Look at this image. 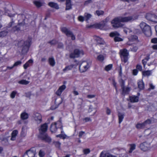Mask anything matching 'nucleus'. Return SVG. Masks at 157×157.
I'll use <instances>...</instances> for the list:
<instances>
[{"instance_id": "29", "label": "nucleus", "mask_w": 157, "mask_h": 157, "mask_svg": "<svg viewBox=\"0 0 157 157\" xmlns=\"http://www.w3.org/2000/svg\"><path fill=\"white\" fill-rule=\"evenodd\" d=\"M48 62L50 65L52 66H55L56 63L53 57H50L48 59Z\"/></svg>"}, {"instance_id": "39", "label": "nucleus", "mask_w": 157, "mask_h": 157, "mask_svg": "<svg viewBox=\"0 0 157 157\" xmlns=\"http://www.w3.org/2000/svg\"><path fill=\"white\" fill-rule=\"evenodd\" d=\"M67 135L65 134L63 135L62 134H59L56 136L57 137H59L60 138L64 139L66 138Z\"/></svg>"}, {"instance_id": "32", "label": "nucleus", "mask_w": 157, "mask_h": 157, "mask_svg": "<svg viewBox=\"0 0 157 157\" xmlns=\"http://www.w3.org/2000/svg\"><path fill=\"white\" fill-rule=\"evenodd\" d=\"M113 67V64H108L105 66L104 68V70L107 71H109L112 69Z\"/></svg>"}, {"instance_id": "63", "label": "nucleus", "mask_w": 157, "mask_h": 157, "mask_svg": "<svg viewBox=\"0 0 157 157\" xmlns=\"http://www.w3.org/2000/svg\"><path fill=\"white\" fill-rule=\"evenodd\" d=\"M95 97V95H91L89 94L87 95V98H94Z\"/></svg>"}, {"instance_id": "6", "label": "nucleus", "mask_w": 157, "mask_h": 157, "mask_svg": "<svg viewBox=\"0 0 157 157\" xmlns=\"http://www.w3.org/2000/svg\"><path fill=\"white\" fill-rule=\"evenodd\" d=\"M84 54L83 50H80L78 49H75L74 50L73 52L69 54V57L71 59H75L79 57L80 56H83Z\"/></svg>"}, {"instance_id": "25", "label": "nucleus", "mask_w": 157, "mask_h": 157, "mask_svg": "<svg viewBox=\"0 0 157 157\" xmlns=\"http://www.w3.org/2000/svg\"><path fill=\"white\" fill-rule=\"evenodd\" d=\"M35 118L36 121H38L39 123L42 121V117L39 113H36L35 114Z\"/></svg>"}, {"instance_id": "27", "label": "nucleus", "mask_w": 157, "mask_h": 157, "mask_svg": "<svg viewBox=\"0 0 157 157\" xmlns=\"http://www.w3.org/2000/svg\"><path fill=\"white\" fill-rule=\"evenodd\" d=\"M33 3L34 5L37 8H39L42 6L43 3L40 1H34Z\"/></svg>"}, {"instance_id": "38", "label": "nucleus", "mask_w": 157, "mask_h": 157, "mask_svg": "<svg viewBox=\"0 0 157 157\" xmlns=\"http://www.w3.org/2000/svg\"><path fill=\"white\" fill-rule=\"evenodd\" d=\"M85 17L86 18V21H87L91 17V15L90 13H86L85 14Z\"/></svg>"}, {"instance_id": "43", "label": "nucleus", "mask_w": 157, "mask_h": 157, "mask_svg": "<svg viewBox=\"0 0 157 157\" xmlns=\"http://www.w3.org/2000/svg\"><path fill=\"white\" fill-rule=\"evenodd\" d=\"M143 122L146 126V125L147 124H150L151 123V121L150 119H147Z\"/></svg>"}, {"instance_id": "53", "label": "nucleus", "mask_w": 157, "mask_h": 157, "mask_svg": "<svg viewBox=\"0 0 157 157\" xmlns=\"http://www.w3.org/2000/svg\"><path fill=\"white\" fill-rule=\"evenodd\" d=\"M151 16V14H149V13L147 14L146 15V17L147 18V19L148 20L152 21V20L151 19L150 17V16Z\"/></svg>"}, {"instance_id": "3", "label": "nucleus", "mask_w": 157, "mask_h": 157, "mask_svg": "<svg viewBox=\"0 0 157 157\" xmlns=\"http://www.w3.org/2000/svg\"><path fill=\"white\" fill-rule=\"evenodd\" d=\"M25 16L23 14H19L18 15V24L16 26L13 28V29L14 32H19L20 30V28L19 26L24 25H25Z\"/></svg>"}, {"instance_id": "13", "label": "nucleus", "mask_w": 157, "mask_h": 157, "mask_svg": "<svg viewBox=\"0 0 157 157\" xmlns=\"http://www.w3.org/2000/svg\"><path fill=\"white\" fill-rule=\"evenodd\" d=\"M48 128V125L46 123L42 124L39 130L40 132V135L44 134L47 132Z\"/></svg>"}, {"instance_id": "14", "label": "nucleus", "mask_w": 157, "mask_h": 157, "mask_svg": "<svg viewBox=\"0 0 157 157\" xmlns=\"http://www.w3.org/2000/svg\"><path fill=\"white\" fill-rule=\"evenodd\" d=\"M85 61L82 62V63H84ZM82 63L80 64L79 67V69L80 72L82 73L85 72L90 67V66L88 63H87L86 65H85L82 67Z\"/></svg>"}, {"instance_id": "26", "label": "nucleus", "mask_w": 157, "mask_h": 157, "mask_svg": "<svg viewBox=\"0 0 157 157\" xmlns=\"http://www.w3.org/2000/svg\"><path fill=\"white\" fill-rule=\"evenodd\" d=\"M118 117L119 118V124H121L124 118V114L119 112L118 113Z\"/></svg>"}, {"instance_id": "49", "label": "nucleus", "mask_w": 157, "mask_h": 157, "mask_svg": "<svg viewBox=\"0 0 157 157\" xmlns=\"http://www.w3.org/2000/svg\"><path fill=\"white\" fill-rule=\"evenodd\" d=\"M83 152L85 154H87L90 153V151L89 149L87 148L84 149Z\"/></svg>"}, {"instance_id": "21", "label": "nucleus", "mask_w": 157, "mask_h": 157, "mask_svg": "<svg viewBox=\"0 0 157 157\" xmlns=\"http://www.w3.org/2000/svg\"><path fill=\"white\" fill-rule=\"evenodd\" d=\"M18 133V131L17 130H14L12 132L11 135V138L10 140L12 141L15 140L16 136Z\"/></svg>"}, {"instance_id": "30", "label": "nucleus", "mask_w": 157, "mask_h": 157, "mask_svg": "<svg viewBox=\"0 0 157 157\" xmlns=\"http://www.w3.org/2000/svg\"><path fill=\"white\" fill-rule=\"evenodd\" d=\"M106 155L102 151L101 152L100 157H105ZM106 157H117L116 155H113L109 153H108Z\"/></svg>"}, {"instance_id": "11", "label": "nucleus", "mask_w": 157, "mask_h": 157, "mask_svg": "<svg viewBox=\"0 0 157 157\" xmlns=\"http://www.w3.org/2000/svg\"><path fill=\"white\" fill-rule=\"evenodd\" d=\"M14 21H13L10 22L8 25V27L5 28L4 30L1 32L2 37H4L6 36L9 33V30L8 29V28L11 27L13 25V24Z\"/></svg>"}, {"instance_id": "54", "label": "nucleus", "mask_w": 157, "mask_h": 157, "mask_svg": "<svg viewBox=\"0 0 157 157\" xmlns=\"http://www.w3.org/2000/svg\"><path fill=\"white\" fill-rule=\"evenodd\" d=\"M138 73V71L136 69H134L132 71V74L134 75H136Z\"/></svg>"}, {"instance_id": "10", "label": "nucleus", "mask_w": 157, "mask_h": 157, "mask_svg": "<svg viewBox=\"0 0 157 157\" xmlns=\"http://www.w3.org/2000/svg\"><path fill=\"white\" fill-rule=\"evenodd\" d=\"M58 124H60V122H54L52 123L51 124L50 127V130L52 132H56L57 131V129L59 128H60L61 129L63 130L62 126L60 127L58 126H57V125Z\"/></svg>"}, {"instance_id": "1", "label": "nucleus", "mask_w": 157, "mask_h": 157, "mask_svg": "<svg viewBox=\"0 0 157 157\" xmlns=\"http://www.w3.org/2000/svg\"><path fill=\"white\" fill-rule=\"evenodd\" d=\"M133 19V17L132 16L121 17H119L114 18L111 21L112 26L113 28H118L122 27L124 25L121 23V22H127L130 21Z\"/></svg>"}, {"instance_id": "48", "label": "nucleus", "mask_w": 157, "mask_h": 157, "mask_svg": "<svg viewBox=\"0 0 157 157\" xmlns=\"http://www.w3.org/2000/svg\"><path fill=\"white\" fill-rule=\"evenodd\" d=\"M21 64V61H17L15 62L13 65V67L17 66L18 65H20Z\"/></svg>"}, {"instance_id": "36", "label": "nucleus", "mask_w": 157, "mask_h": 157, "mask_svg": "<svg viewBox=\"0 0 157 157\" xmlns=\"http://www.w3.org/2000/svg\"><path fill=\"white\" fill-rule=\"evenodd\" d=\"M48 43L50 44L51 45H55L58 43V41L55 39H53L48 41Z\"/></svg>"}, {"instance_id": "34", "label": "nucleus", "mask_w": 157, "mask_h": 157, "mask_svg": "<svg viewBox=\"0 0 157 157\" xmlns=\"http://www.w3.org/2000/svg\"><path fill=\"white\" fill-rule=\"evenodd\" d=\"M142 74L144 76H149L151 75V72L149 70L144 71L142 72Z\"/></svg>"}, {"instance_id": "60", "label": "nucleus", "mask_w": 157, "mask_h": 157, "mask_svg": "<svg viewBox=\"0 0 157 157\" xmlns=\"http://www.w3.org/2000/svg\"><path fill=\"white\" fill-rule=\"evenodd\" d=\"M29 66V64L26 62L23 65L24 68L26 69Z\"/></svg>"}, {"instance_id": "51", "label": "nucleus", "mask_w": 157, "mask_h": 157, "mask_svg": "<svg viewBox=\"0 0 157 157\" xmlns=\"http://www.w3.org/2000/svg\"><path fill=\"white\" fill-rule=\"evenodd\" d=\"M151 42L153 44H157V38H154L151 39Z\"/></svg>"}, {"instance_id": "24", "label": "nucleus", "mask_w": 157, "mask_h": 157, "mask_svg": "<svg viewBox=\"0 0 157 157\" xmlns=\"http://www.w3.org/2000/svg\"><path fill=\"white\" fill-rule=\"evenodd\" d=\"M122 94L125 95V94H128L130 90V88L129 87H123Z\"/></svg>"}, {"instance_id": "64", "label": "nucleus", "mask_w": 157, "mask_h": 157, "mask_svg": "<svg viewBox=\"0 0 157 157\" xmlns=\"http://www.w3.org/2000/svg\"><path fill=\"white\" fill-rule=\"evenodd\" d=\"M152 48L154 50H157V44L153 45Z\"/></svg>"}, {"instance_id": "41", "label": "nucleus", "mask_w": 157, "mask_h": 157, "mask_svg": "<svg viewBox=\"0 0 157 157\" xmlns=\"http://www.w3.org/2000/svg\"><path fill=\"white\" fill-rule=\"evenodd\" d=\"M45 155V153L44 151L40 150L39 152V155L40 157H44Z\"/></svg>"}, {"instance_id": "37", "label": "nucleus", "mask_w": 157, "mask_h": 157, "mask_svg": "<svg viewBox=\"0 0 157 157\" xmlns=\"http://www.w3.org/2000/svg\"><path fill=\"white\" fill-rule=\"evenodd\" d=\"M97 59L99 61L102 62L104 60V57L103 55L100 54L98 56Z\"/></svg>"}, {"instance_id": "9", "label": "nucleus", "mask_w": 157, "mask_h": 157, "mask_svg": "<svg viewBox=\"0 0 157 157\" xmlns=\"http://www.w3.org/2000/svg\"><path fill=\"white\" fill-rule=\"evenodd\" d=\"M39 138L41 140L48 143H50L52 141L51 138L48 136L47 133L40 135Z\"/></svg>"}, {"instance_id": "55", "label": "nucleus", "mask_w": 157, "mask_h": 157, "mask_svg": "<svg viewBox=\"0 0 157 157\" xmlns=\"http://www.w3.org/2000/svg\"><path fill=\"white\" fill-rule=\"evenodd\" d=\"M86 27L87 28H95V24L92 25H87Z\"/></svg>"}, {"instance_id": "33", "label": "nucleus", "mask_w": 157, "mask_h": 157, "mask_svg": "<svg viewBox=\"0 0 157 157\" xmlns=\"http://www.w3.org/2000/svg\"><path fill=\"white\" fill-rule=\"evenodd\" d=\"M129 145L130 146V148L129 151V153H131L132 151L135 149L136 145L135 144H130Z\"/></svg>"}, {"instance_id": "62", "label": "nucleus", "mask_w": 157, "mask_h": 157, "mask_svg": "<svg viewBox=\"0 0 157 157\" xmlns=\"http://www.w3.org/2000/svg\"><path fill=\"white\" fill-rule=\"evenodd\" d=\"M111 111L110 109L108 107L106 108V114L108 115H110V114Z\"/></svg>"}, {"instance_id": "50", "label": "nucleus", "mask_w": 157, "mask_h": 157, "mask_svg": "<svg viewBox=\"0 0 157 157\" xmlns=\"http://www.w3.org/2000/svg\"><path fill=\"white\" fill-rule=\"evenodd\" d=\"M78 19L80 21L82 22L84 21V17L82 16H79L78 17Z\"/></svg>"}, {"instance_id": "52", "label": "nucleus", "mask_w": 157, "mask_h": 157, "mask_svg": "<svg viewBox=\"0 0 157 157\" xmlns=\"http://www.w3.org/2000/svg\"><path fill=\"white\" fill-rule=\"evenodd\" d=\"M136 69L140 71H141L142 70V66L139 64H138L136 65Z\"/></svg>"}, {"instance_id": "45", "label": "nucleus", "mask_w": 157, "mask_h": 157, "mask_svg": "<svg viewBox=\"0 0 157 157\" xmlns=\"http://www.w3.org/2000/svg\"><path fill=\"white\" fill-rule=\"evenodd\" d=\"M66 10H69L72 8V4H66Z\"/></svg>"}, {"instance_id": "17", "label": "nucleus", "mask_w": 157, "mask_h": 157, "mask_svg": "<svg viewBox=\"0 0 157 157\" xmlns=\"http://www.w3.org/2000/svg\"><path fill=\"white\" fill-rule=\"evenodd\" d=\"M30 149L28 150L24 153V155H27L28 157H34L35 155V152L32 151Z\"/></svg>"}, {"instance_id": "61", "label": "nucleus", "mask_w": 157, "mask_h": 157, "mask_svg": "<svg viewBox=\"0 0 157 157\" xmlns=\"http://www.w3.org/2000/svg\"><path fill=\"white\" fill-rule=\"evenodd\" d=\"M92 2V0H88L85 1L84 2V5H86Z\"/></svg>"}, {"instance_id": "23", "label": "nucleus", "mask_w": 157, "mask_h": 157, "mask_svg": "<svg viewBox=\"0 0 157 157\" xmlns=\"http://www.w3.org/2000/svg\"><path fill=\"white\" fill-rule=\"evenodd\" d=\"M20 117L22 120H26L29 118V114L25 112H23L21 113Z\"/></svg>"}, {"instance_id": "15", "label": "nucleus", "mask_w": 157, "mask_h": 157, "mask_svg": "<svg viewBox=\"0 0 157 157\" xmlns=\"http://www.w3.org/2000/svg\"><path fill=\"white\" fill-rule=\"evenodd\" d=\"M94 38L98 45H104L105 44V42L104 39L99 36H94Z\"/></svg>"}, {"instance_id": "5", "label": "nucleus", "mask_w": 157, "mask_h": 157, "mask_svg": "<svg viewBox=\"0 0 157 157\" xmlns=\"http://www.w3.org/2000/svg\"><path fill=\"white\" fill-rule=\"evenodd\" d=\"M119 53L122 62L124 63H127L128 59L129 56V53L127 50L125 48L121 49Z\"/></svg>"}, {"instance_id": "4", "label": "nucleus", "mask_w": 157, "mask_h": 157, "mask_svg": "<svg viewBox=\"0 0 157 157\" xmlns=\"http://www.w3.org/2000/svg\"><path fill=\"white\" fill-rule=\"evenodd\" d=\"M141 29L146 36L150 37L152 35L151 27L145 22H142L140 25Z\"/></svg>"}, {"instance_id": "57", "label": "nucleus", "mask_w": 157, "mask_h": 157, "mask_svg": "<svg viewBox=\"0 0 157 157\" xmlns=\"http://www.w3.org/2000/svg\"><path fill=\"white\" fill-rule=\"evenodd\" d=\"M83 121H85V122H87L89 121H91V120L90 117H86L83 119Z\"/></svg>"}, {"instance_id": "7", "label": "nucleus", "mask_w": 157, "mask_h": 157, "mask_svg": "<svg viewBox=\"0 0 157 157\" xmlns=\"http://www.w3.org/2000/svg\"><path fill=\"white\" fill-rule=\"evenodd\" d=\"M61 31L68 37H71V40H74L75 39V36L73 33L66 27H63L61 28Z\"/></svg>"}, {"instance_id": "40", "label": "nucleus", "mask_w": 157, "mask_h": 157, "mask_svg": "<svg viewBox=\"0 0 157 157\" xmlns=\"http://www.w3.org/2000/svg\"><path fill=\"white\" fill-rule=\"evenodd\" d=\"M95 13L98 16H99L101 15H102L104 14V12L102 10H97L96 11Z\"/></svg>"}, {"instance_id": "44", "label": "nucleus", "mask_w": 157, "mask_h": 157, "mask_svg": "<svg viewBox=\"0 0 157 157\" xmlns=\"http://www.w3.org/2000/svg\"><path fill=\"white\" fill-rule=\"evenodd\" d=\"M16 94H17L16 91H13L12 92V93H11V94H10V97L12 99L14 98H15Z\"/></svg>"}, {"instance_id": "12", "label": "nucleus", "mask_w": 157, "mask_h": 157, "mask_svg": "<svg viewBox=\"0 0 157 157\" xmlns=\"http://www.w3.org/2000/svg\"><path fill=\"white\" fill-rule=\"evenodd\" d=\"M108 19L107 18L101 21L99 23L95 24V28L99 29H102L105 26L106 23L108 21Z\"/></svg>"}, {"instance_id": "16", "label": "nucleus", "mask_w": 157, "mask_h": 157, "mask_svg": "<svg viewBox=\"0 0 157 157\" xmlns=\"http://www.w3.org/2000/svg\"><path fill=\"white\" fill-rule=\"evenodd\" d=\"M66 86L64 85H63L60 86L56 92V94L58 96H60L62 92L66 88Z\"/></svg>"}, {"instance_id": "56", "label": "nucleus", "mask_w": 157, "mask_h": 157, "mask_svg": "<svg viewBox=\"0 0 157 157\" xmlns=\"http://www.w3.org/2000/svg\"><path fill=\"white\" fill-rule=\"evenodd\" d=\"M85 132L81 131L79 132V135H78V137L79 138H81L82 135L85 134Z\"/></svg>"}, {"instance_id": "42", "label": "nucleus", "mask_w": 157, "mask_h": 157, "mask_svg": "<svg viewBox=\"0 0 157 157\" xmlns=\"http://www.w3.org/2000/svg\"><path fill=\"white\" fill-rule=\"evenodd\" d=\"M55 147L58 148H59L60 147L61 143L59 141H56L54 142Z\"/></svg>"}, {"instance_id": "18", "label": "nucleus", "mask_w": 157, "mask_h": 157, "mask_svg": "<svg viewBox=\"0 0 157 157\" xmlns=\"http://www.w3.org/2000/svg\"><path fill=\"white\" fill-rule=\"evenodd\" d=\"M130 101L131 103L137 102L139 101V97L137 96L133 95L129 96Z\"/></svg>"}, {"instance_id": "2", "label": "nucleus", "mask_w": 157, "mask_h": 157, "mask_svg": "<svg viewBox=\"0 0 157 157\" xmlns=\"http://www.w3.org/2000/svg\"><path fill=\"white\" fill-rule=\"evenodd\" d=\"M31 43V40L30 39L27 40L25 41L21 40L18 42L17 45L19 47H22V52L23 54H25L28 52Z\"/></svg>"}, {"instance_id": "8", "label": "nucleus", "mask_w": 157, "mask_h": 157, "mask_svg": "<svg viewBox=\"0 0 157 157\" xmlns=\"http://www.w3.org/2000/svg\"><path fill=\"white\" fill-rule=\"evenodd\" d=\"M120 35V34L117 31L112 32L109 34L110 37H114V40L115 42L121 41L123 40V39L119 37Z\"/></svg>"}, {"instance_id": "58", "label": "nucleus", "mask_w": 157, "mask_h": 157, "mask_svg": "<svg viewBox=\"0 0 157 157\" xmlns=\"http://www.w3.org/2000/svg\"><path fill=\"white\" fill-rule=\"evenodd\" d=\"M131 38L133 40H136L138 39V37L136 35H132L131 36Z\"/></svg>"}, {"instance_id": "47", "label": "nucleus", "mask_w": 157, "mask_h": 157, "mask_svg": "<svg viewBox=\"0 0 157 157\" xmlns=\"http://www.w3.org/2000/svg\"><path fill=\"white\" fill-rule=\"evenodd\" d=\"M149 87L148 89V90H154L155 88V86H154L152 83L149 84Z\"/></svg>"}, {"instance_id": "35", "label": "nucleus", "mask_w": 157, "mask_h": 157, "mask_svg": "<svg viewBox=\"0 0 157 157\" xmlns=\"http://www.w3.org/2000/svg\"><path fill=\"white\" fill-rule=\"evenodd\" d=\"M18 83L20 84L27 85L29 83V82L25 80H21L18 81Z\"/></svg>"}, {"instance_id": "28", "label": "nucleus", "mask_w": 157, "mask_h": 157, "mask_svg": "<svg viewBox=\"0 0 157 157\" xmlns=\"http://www.w3.org/2000/svg\"><path fill=\"white\" fill-rule=\"evenodd\" d=\"M145 126L144 122L142 123H138L136 125V128L138 129H141L145 128Z\"/></svg>"}, {"instance_id": "22", "label": "nucleus", "mask_w": 157, "mask_h": 157, "mask_svg": "<svg viewBox=\"0 0 157 157\" xmlns=\"http://www.w3.org/2000/svg\"><path fill=\"white\" fill-rule=\"evenodd\" d=\"M48 5L51 7L54 8L56 10L59 9V7L58 4L55 2H50L48 3Z\"/></svg>"}, {"instance_id": "31", "label": "nucleus", "mask_w": 157, "mask_h": 157, "mask_svg": "<svg viewBox=\"0 0 157 157\" xmlns=\"http://www.w3.org/2000/svg\"><path fill=\"white\" fill-rule=\"evenodd\" d=\"M74 65L73 64H71L70 65H68L66 66L63 69V71L65 72L66 71H69L71 70L74 67Z\"/></svg>"}, {"instance_id": "59", "label": "nucleus", "mask_w": 157, "mask_h": 157, "mask_svg": "<svg viewBox=\"0 0 157 157\" xmlns=\"http://www.w3.org/2000/svg\"><path fill=\"white\" fill-rule=\"evenodd\" d=\"M113 85L114 87H115L116 91H117V83L115 82L114 80H113Z\"/></svg>"}, {"instance_id": "46", "label": "nucleus", "mask_w": 157, "mask_h": 157, "mask_svg": "<svg viewBox=\"0 0 157 157\" xmlns=\"http://www.w3.org/2000/svg\"><path fill=\"white\" fill-rule=\"evenodd\" d=\"M58 44L57 48L59 49L63 48L64 46V45L63 43L61 42H59L57 43Z\"/></svg>"}, {"instance_id": "19", "label": "nucleus", "mask_w": 157, "mask_h": 157, "mask_svg": "<svg viewBox=\"0 0 157 157\" xmlns=\"http://www.w3.org/2000/svg\"><path fill=\"white\" fill-rule=\"evenodd\" d=\"M147 145V143L145 142L141 143L140 145V149L144 151H146L148 149Z\"/></svg>"}, {"instance_id": "20", "label": "nucleus", "mask_w": 157, "mask_h": 157, "mask_svg": "<svg viewBox=\"0 0 157 157\" xmlns=\"http://www.w3.org/2000/svg\"><path fill=\"white\" fill-rule=\"evenodd\" d=\"M138 86L140 90H143L144 88V84L142 80H139L138 82Z\"/></svg>"}]
</instances>
